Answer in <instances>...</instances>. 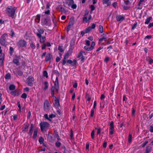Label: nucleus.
Here are the masks:
<instances>
[{
  "instance_id": "26",
  "label": "nucleus",
  "mask_w": 153,
  "mask_h": 153,
  "mask_svg": "<svg viewBox=\"0 0 153 153\" xmlns=\"http://www.w3.org/2000/svg\"><path fill=\"white\" fill-rule=\"evenodd\" d=\"M46 36H41V37L40 38H38L40 39L39 42L41 43H43L46 40Z\"/></svg>"
},
{
  "instance_id": "45",
  "label": "nucleus",
  "mask_w": 153,
  "mask_h": 153,
  "mask_svg": "<svg viewBox=\"0 0 153 153\" xmlns=\"http://www.w3.org/2000/svg\"><path fill=\"white\" fill-rule=\"evenodd\" d=\"M142 117L144 120H147L148 119V115L146 114H143L142 115Z\"/></svg>"
},
{
  "instance_id": "25",
  "label": "nucleus",
  "mask_w": 153,
  "mask_h": 153,
  "mask_svg": "<svg viewBox=\"0 0 153 153\" xmlns=\"http://www.w3.org/2000/svg\"><path fill=\"white\" fill-rule=\"evenodd\" d=\"M58 7L59 9V11L63 13L66 12L65 9L63 7L62 5H60Z\"/></svg>"
},
{
  "instance_id": "12",
  "label": "nucleus",
  "mask_w": 153,
  "mask_h": 153,
  "mask_svg": "<svg viewBox=\"0 0 153 153\" xmlns=\"http://www.w3.org/2000/svg\"><path fill=\"white\" fill-rule=\"evenodd\" d=\"M74 0H69L68 2V6L69 7L71 6L73 9H76L77 7L76 4H74Z\"/></svg>"
},
{
  "instance_id": "63",
  "label": "nucleus",
  "mask_w": 153,
  "mask_h": 153,
  "mask_svg": "<svg viewBox=\"0 0 153 153\" xmlns=\"http://www.w3.org/2000/svg\"><path fill=\"white\" fill-rule=\"evenodd\" d=\"M148 141L147 140L146 141L144 142L142 144V147H144L148 143Z\"/></svg>"
},
{
  "instance_id": "59",
  "label": "nucleus",
  "mask_w": 153,
  "mask_h": 153,
  "mask_svg": "<svg viewBox=\"0 0 153 153\" xmlns=\"http://www.w3.org/2000/svg\"><path fill=\"white\" fill-rule=\"evenodd\" d=\"M56 117V115L53 114H52L49 115V118H50V119L55 117Z\"/></svg>"
},
{
  "instance_id": "35",
  "label": "nucleus",
  "mask_w": 153,
  "mask_h": 153,
  "mask_svg": "<svg viewBox=\"0 0 153 153\" xmlns=\"http://www.w3.org/2000/svg\"><path fill=\"white\" fill-rule=\"evenodd\" d=\"M10 35L11 36V37L13 38V37L15 35V33L14 32L13 30L12 29H11L10 30Z\"/></svg>"
},
{
  "instance_id": "39",
  "label": "nucleus",
  "mask_w": 153,
  "mask_h": 153,
  "mask_svg": "<svg viewBox=\"0 0 153 153\" xmlns=\"http://www.w3.org/2000/svg\"><path fill=\"white\" fill-rule=\"evenodd\" d=\"M137 22L135 21L134 24L133 25L131 29L132 30L135 29L137 26Z\"/></svg>"
},
{
  "instance_id": "4",
  "label": "nucleus",
  "mask_w": 153,
  "mask_h": 153,
  "mask_svg": "<svg viewBox=\"0 0 153 153\" xmlns=\"http://www.w3.org/2000/svg\"><path fill=\"white\" fill-rule=\"evenodd\" d=\"M19 48H25L27 45V42L24 39H20L16 43Z\"/></svg>"
},
{
  "instance_id": "38",
  "label": "nucleus",
  "mask_w": 153,
  "mask_h": 153,
  "mask_svg": "<svg viewBox=\"0 0 153 153\" xmlns=\"http://www.w3.org/2000/svg\"><path fill=\"white\" fill-rule=\"evenodd\" d=\"M40 17L41 16L40 14H37L36 16V18L35 20H38V23H39L40 22Z\"/></svg>"
},
{
  "instance_id": "62",
  "label": "nucleus",
  "mask_w": 153,
  "mask_h": 153,
  "mask_svg": "<svg viewBox=\"0 0 153 153\" xmlns=\"http://www.w3.org/2000/svg\"><path fill=\"white\" fill-rule=\"evenodd\" d=\"M90 8L91 9V11H94L95 9V6L93 5H90Z\"/></svg>"
},
{
  "instance_id": "7",
  "label": "nucleus",
  "mask_w": 153,
  "mask_h": 153,
  "mask_svg": "<svg viewBox=\"0 0 153 153\" xmlns=\"http://www.w3.org/2000/svg\"><path fill=\"white\" fill-rule=\"evenodd\" d=\"M34 80V77L32 76H30L27 79V83L28 86H32L33 85V82Z\"/></svg>"
},
{
  "instance_id": "50",
  "label": "nucleus",
  "mask_w": 153,
  "mask_h": 153,
  "mask_svg": "<svg viewBox=\"0 0 153 153\" xmlns=\"http://www.w3.org/2000/svg\"><path fill=\"white\" fill-rule=\"evenodd\" d=\"M44 117H45L46 119L50 121L51 122L52 121V120L49 118L48 117V115L47 114H46L45 115H44Z\"/></svg>"
},
{
  "instance_id": "18",
  "label": "nucleus",
  "mask_w": 153,
  "mask_h": 153,
  "mask_svg": "<svg viewBox=\"0 0 153 153\" xmlns=\"http://www.w3.org/2000/svg\"><path fill=\"white\" fill-rule=\"evenodd\" d=\"M44 24L45 25L48 27H51V21H48L47 19H44Z\"/></svg>"
},
{
  "instance_id": "16",
  "label": "nucleus",
  "mask_w": 153,
  "mask_h": 153,
  "mask_svg": "<svg viewBox=\"0 0 153 153\" xmlns=\"http://www.w3.org/2000/svg\"><path fill=\"white\" fill-rule=\"evenodd\" d=\"M52 57V56L51 53H48L45 56V61L46 62H48V61H50V60L51 59V58Z\"/></svg>"
},
{
  "instance_id": "28",
  "label": "nucleus",
  "mask_w": 153,
  "mask_h": 153,
  "mask_svg": "<svg viewBox=\"0 0 153 153\" xmlns=\"http://www.w3.org/2000/svg\"><path fill=\"white\" fill-rule=\"evenodd\" d=\"M55 89L56 90V92L58 93L59 91V88L54 85L52 86L51 88V91H54Z\"/></svg>"
},
{
  "instance_id": "64",
  "label": "nucleus",
  "mask_w": 153,
  "mask_h": 153,
  "mask_svg": "<svg viewBox=\"0 0 153 153\" xmlns=\"http://www.w3.org/2000/svg\"><path fill=\"white\" fill-rule=\"evenodd\" d=\"M153 124L150 126V131L151 133L153 132Z\"/></svg>"
},
{
  "instance_id": "32",
  "label": "nucleus",
  "mask_w": 153,
  "mask_h": 153,
  "mask_svg": "<svg viewBox=\"0 0 153 153\" xmlns=\"http://www.w3.org/2000/svg\"><path fill=\"white\" fill-rule=\"evenodd\" d=\"M132 140V135L131 133H129L128 137V141L129 143H131V142Z\"/></svg>"
},
{
  "instance_id": "60",
  "label": "nucleus",
  "mask_w": 153,
  "mask_h": 153,
  "mask_svg": "<svg viewBox=\"0 0 153 153\" xmlns=\"http://www.w3.org/2000/svg\"><path fill=\"white\" fill-rule=\"evenodd\" d=\"M152 38V36L151 35H148L145 36L144 38V39L145 40L146 39H150Z\"/></svg>"
},
{
  "instance_id": "20",
  "label": "nucleus",
  "mask_w": 153,
  "mask_h": 153,
  "mask_svg": "<svg viewBox=\"0 0 153 153\" xmlns=\"http://www.w3.org/2000/svg\"><path fill=\"white\" fill-rule=\"evenodd\" d=\"M38 133V130L37 128H36L34 130L33 135V138L35 139L37 137Z\"/></svg>"
},
{
  "instance_id": "33",
  "label": "nucleus",
  "mask_w": 153,
  "mask_h": 153,
  "mask_svg": "<svg viewBox=\"0 0 153 153\" xmlns=\"http://www.w3.org/2000/svg\"><path fill=\"white\" fill-rule=\"evenodd\" d=\"M45 87L44 88V90H46L48 88V83L47 81H45L44 82Z\"/></svg>"
},
{
  "instance_id": "5",
  "label": "nucleus",
  "mask_w": 153,
  "mask_h": 153,
  "mask_svg": "<svg viewBox=\"0 0 153 153\" xmlns=\"http://www.w3.org/2000/svg\"><path fill=\"white\" fill-rule=\"evenodd\" d=\"M40 127L41 130L43 132L46 129L49 127V124L47 122H44L40 123Z\"/></svg>"
},
{
  "instance_id": "48",
  "label": "nucleus",
  "mask_w": 153,
  "mask_h": 153,
  "mask_svg": "<svg viewBox=\"0 0 153 153\" xmlns=\"http://www.w3.org/2000/svg\"><path fill=\"white\" fill-rule=\"evenodd\" d=\"M131 115L132 116L134 117L135 116L136 110L134 107L132 108Z\"/></svg>"
},
{
  "instance_id": "3",
  "label": "nucleus",
  "mask_w": 153,
  "mask_h": 153,
  "mask_svg": "<svg viewBox=\"0 0 153 153\" xmlns=\"http://www.w3.org/2000/svg\"><path fill=\"white\" fill-rule=\"evenodd\" d=\"M7 35V33H4L1 36L0 39L1 45L4 47H6L8 45V42H6V37Z\"/></svg>"
},
{
  "instance_id": "36",
  "label": "nucleus",
  "mask_w": 153,
  "mask_h": 153,
  "mask_svg": "<svg viewBox=\"0 0 153 153\" xmlns=\"http://www.w3.org/2000/svg\"><path fill=\"white\" fill-rule=\"evenodd\" d=\"M24 125L25 126L23 128H25V129H27L28 127H29L30 125L29 124L27 123H25L24 124Z\"/></svg>"
},
{
  "instance_id": "31",
  "label": "nucleus",
  "mask_w": 153,
  "mask_h": 153,
  "mask_svg": "<svg viewBox=\"0 0 153 153\" xmlns=\"http://www.w3.org/2000/svg\"><path fill=\"white\" fill-rule=\"evenodd\" d=\"M44 141V139L42 137H40L39 138V142L40 144L42 145V144H43Z\"/></svg>"
},
{
  "instance_id": "61",
  "label": "nucleus",
  "mask_w": 153,
  "mask_h": 153,
  "mask_svg": "<svg viewBox=\"0 0 153 153\" xmlns=\"http://www.w3.org/2000/svg\"><path fill=\"white\" fill-rule=\"evenodd\" d=\"M89 143L88 142L86 143V148L87 150H89Z\"/></svg>"
},
{
  "instance_id": "24",
  "label": "nucleus",
  "mask_w": 153,
  "mask_h": 153,
  "mask_svg": "<svg viewBox=\"0 0 153 153\" xmlns=\"http://www.w3.org/2000/svg\"><path fill=\"white\" fill-rule=\"evenodd\" d=\"M74 21H75L74 17H71L70 19V21L68 25L71 26H73L74 24Z\"/></svg>"
},
{
  "instance_id": "30",
  "label": "nucleus",
  "mask_w": 153,
  "mask_h": 153,
  "mask_svg": "<svg viewBox=\"0 0 153 153\" xmlns=\"http://www.w3.org/2000/svg\"><path fill=\"white\" fill-rule=\"evenodd\" d=\"M13 62L17 66L19 65V60L16 59H13Z\"/></svg>"
},
{
  "instance_id": "13",
  "label": "nucleus",
  "mask_w": 153,
  "mask_h": 153,
  "mask_svg": "<svg viewBox=\"0 0 153 153\" xmlns=\"http://www.w3.org/2000/svg\"><path fill=\"white\" fill-rule=\"evenodd\" d=\"M53 105L54 107L56 108H59V107L60 106L59 100V98L57 97L55 98Z\"/></svg>"
},
{
  "instance_id": "23",
  "label": "nucleus",
  "mask_w": 153,
  "mask_h": 153,
  "mask_svg": "<svg viewBox=\"0 0 153 153\" xmlns=\"http://www.w3.org/2000/svg\"><path fill=\"white\" fill-rule=\"evenodd\" d=\"M146 59L149 64L151 65L153 63V59L149 56L147 57Z\"/></svg>"
},
{
  "instance_id": "1",
  "label": "nucleus",
  "mask_w": 153,
  "mask_h": 153,
  "mask_svg": "<svg viewBox=\"0 0 153 153\" xmlns=\"http://www.w3.org/2000/svg\"><path fill=\"white\" fill-rule=\"evenodd\" d=\"M16 9L17 8L15 7H13L11 6H8L6 9V13L9 17L13 18Z\"/></svg>"
},
{
  "instance_id": "10",
  "label": "nucleus",
  "mask_w": 153,
  "mask_h": 153,
  "mask_svg": "<svg viewBox=\"0 0 153 153\" xmlns=\"http://www.w3.org/2000/svg\"><path fill=\"white\" fill-rule=\"evenodd\" d=\"M48 139L50 142L53 143L56 140V137L52 134H48Z\"/></svg>"
},
{
  "instance_id": "54",
  "label": "nucleus",
  "mask_w": 153,
  "mask_h": 153,
  "mask_svg": "<svg viewBox=\"0 0 153 153\" xmlns=\"http://www.w3.org/2000/svg\"><path fill=\"white\" fill-rule=\"evenodd\" d=\"M21 98L25 99L27 97V95L25 93H23L21 96Z\"/></svg>"
},
{
  "instance_id": "14",
  "label": "nucleus",
  "mask_w": 153,
  "mask_h": 153,
  "mask_svg": "<svg viewBox=\"0 0 153 153\" xmlns=\"http://www.w3.org/2000/svg\"><path fill=\"white\" fill-rule=\"evenodd\" d=\"M85 53V52L83 51H80L79 54L77 55V57L79 58L81 57V61L83 62L85 60V57L83 56V54Z\"/></svg>"
},
{
  "instance_id": "42",
  "label": "nucleus",
  "mask_w": 153,
  "mask_h": 153,
  "mask_svg": "<svg viewBox=\"0 0 153 153\" xmlns=\"http://www.w3.org/2000/svg\"><path fill=\"white\" fill-rule=\"evenodd\" d=\"M11 94L14 96H16L18 95L19 93L18 92H16V91H14L11 92Z\"/></svg>"
},
{
  "instance_id": "58",
  "label": "nucleus",
  "mask_w": 153,
  "mask_h": 153,
  "mask_svg": "<svg viewBox=\"0 0 153 153\" xmlns=\"http://www.w3.org/2000/svg\"><path fill=\"white\" fill-rule=\"evenodd\" d=\"M33 132V129H30L29 132L28 133V134L31 136Z\"/></svg>"
},
{
  "instance_id": "22",
  "label": "nucleus",
  "mask_w": 153,
  "mask_h": 153,
  "mask_svg": "<svg viewBox=\"0 0 153 153\" xmlns=\"http://www.w3.org/2000/svg\"><path fill=\"white\" fill-rule=\"evenodd\" d=\"M53 82L54 83V85L59 88V79L57 76L56 77L55 81H53Z\"/></svg>"
},
{
  "instance_id": "57",
  "label": "nucleus",
  "mask_w": 153,
  "mask_h": 153,
  "mask_svg": "<svg viewBox=\"0 0 153 153\" xmlns=\"http://www.w3.org/2000/svg\"><path fill=\"white\" fill-rule=\"evenodd\" d=\"M94 109H92L91 110V114L90 116L91 117H93L94 115Z\"/></svg>"
},
{
  "instance_id": "11",
  "label": "nucleus",
  "mask_w": 153,
  "mask_h": 153,
  "mask_svg": "<svg viewBox=\"0 0 153 153\" xmlns=\"http://www.w3.org/2000/svg\"><path fill=\"white\" fill-rule=\"evenodd\" d=\"M110 131L109 133L110 135H112L114 134V128L113 121H111V122L110 124Z\"/></svg>"
},
{
  "instance_id": "19",
  "label": "nucleus",
  "mask_w": 153,
  "mask_h": 153,
  "mask_svg": "<svg viewBox=\"0 0 153 153\" xmlns=\"http://www.w3.org/2000/svg\"><path fill=\"white\" fill-rule=\"evenodd\" d=\"M102 3L103 5H106L107 6H109L111 4L110 0H102Z\"/></svg>"
},
{
  "instance_id": "37",
  "label": "nucleus",
  "mask_w": 153,
  "mask_h": 153,
  "mask_svg": "<svg viewBox=\"0 0 153 153\" xmlns=\"http://www.w3.org/2000/svg\"><path fill=\"white\" fill-rule=\"evenodd\" d=\"M15 86L13 84L11 85L9 87V89L10 90H13L15 89Z\"/></svg>"
},
{
  "instance_id": "29",
  "label": "nucleus",
  "mask_w": 153,
  "mask_h": 153,
  "mask_svg": "<svg viewBox=\"0 0 153 153\" xmlns=\"http://www.w3.org/2000/svg\"><path fill=\"white\" fill-rule=\"evenodd\" d=\"M145 0H140L138 4V6L139 7H138L137 9L141 10L142 8V6H141L142 2H143Z\"/></svg>"
},
{
  "instance_id": "40",
  "label": "nucleus",
  "mask_w": 153,
  "mask_h": 153,
  "mask_svg": "<svg viewBox=\"0 0 153 153\" xmlns=\"http://www.w3.org/2000/svg\"><path fill=\"white\" fill-rule=\"evenodd\" d=\"M30 46L33 49H34L36 48V46L33 42L30 43Z\"/></svg>"
},
{
  "instance_id": "56",
  "label": "nucleus",
  "mask_w": 153,
  "mask_h": 153,
  "mask_svg": "<svg viewBox=\"0 0 153 153\" xmlns=\"http://www.w3.org/2000/svg\"><path fill=\"white\" fill-rule=\"evenodd\" d=\"M95 42H92L91 43V46L90 47L92 50L93 49V48L95 46Z\"/></svg>"
},
{
  "instance_id": "8",
  "label": "nucleus",
  "mask_w": 153,
  "mask_h": 153,
  "mask_svg": "<svg viewBox=\"0 0 153 153\" xmlns=\"http://www.w3.org/2000/svg\"><path fill=\"white\" fill-rule=\"evenodd\" d=\"M37 31L35 34L38 38H40L41 37L42 34L44 33V31L43 28H41L38 29Z\"/></svg>"
},
{
  "instance_id": "43",
  "label": "nucleus",
  "mask_w": 153,
  "mask_h": 153,
  "mask_svg": "<svg viewBox=\"0 0 153 153\" xmlns=\"http://www.w3.org/2000/svg\"><path fill=\"white\" fill-rule=\"evenodd\" d=\"M43 75L46 78H48V72L46 71H43Z\"/></svg>"
},
{
  "instance_id": "15",
  "label": "nucleus",
  "mask_w": 153,
  "mask_h": 153,
  "mask_svg": "<svg viewBox=\"0 0 153 153\" xmlns=\"http://www.w3.org/2000/svg\"><path fill=\"white\" fill-rule=\"evenodd\" d=\"M125 17L121 15H117L116 16V20L117 22H121L125 19Z\"/></svg>"
},
{
  "instance_id": "47",
  "label": "nucleus",
  "mask_w": 153,
  "mask_h": 153,
  "mask_svg": "<svg viewBox=\"0 0 153 153\" xmlns=\"http://www.w3.org/2000/svg\"><path fill=\"white\" fill-rule=\"evenodd\" d=\"M99 31L101 33H103V28L102 26L100 25L99 26Z\"/></svg>"
},
{
  "instance_id": "53",
  "label": "nucleus",
  "mask_w": 153,
  "mask_h": 153,
  "mask_svg": "<svg viewBox=\"0 0 153 153\" xmlns=\"http://www.w3.org/2000/svg\"><path fill=\"white\" fill-rule=\"evenodd\" d=\"M52 21L53 23H55V22H56V17L55 16L54 14H53V16L52 17Z\"/></svg>"
},
{
  "instance_id": "55",
  "label": "nucleus",
  "mask_w": 153,
  "mask_h": 153,
  "mask_svg": "<svg viewBox=\"0 0 153 153\" xmlns=\"http://www.w3.org/2000/svg\"><path fill=\"white\" fill-rule=\"evenodd\" d=\"M84 48L87 51H90L92 50L90 47H88V46H84Z\"/></svg>"
},
{
  "instance_id": "34",
  "label": "nucleus",
  "mask_w": 153,
  "mask_h": 153,
  "mask_svg": "<svg viewBox=\"0 0 153 153\" xmlns=\"http://www.w3.org/2000/svg\"><path fill=\"white\" fill-rule=\"evenodd\" d=\"M5 78L6 79H9L11 78V75L10 73L7 74L5 76Z\"/></svg>"
},
{
  "instance_id": "21",
  "label": "nucleus",
  "mask_w": 153,
  "mask_h": 153,
  "mask_svg": "<svg viewBox=\"0 0 153 153\" xmlns=\"http://www.w3.org/2000/svg\"><path fill=\"white\" fill-rule=\"evenodd\" d=\"M53 82L54 83V85L59 88V79L57 76L56 77L55 81H53Z\"/></svg>"
},
{
  "instance_id": "27",
  "label": "nucleus",
  "mask_w": 153,
  "mask_h": 153,
  "mask_svg": "<svg viewBox=\"0 0 153 153\" xmlns=\"http://www.w3.org/2000/svg\"><path fill=\"white\" fill-rule=\"evenodd\" d=\"M152 17L151 16H149L145 20V24L147 25L149 24L150 21L152 19Z\"/></svg>"
},
{
  "instance_id": "52",
  "label": "nucleus",
  "mask_w": 153,
  "mask_h": 153,
  "mask_svg": "<svg viewBox=\"0 0 153 153\" xmlns=\"http://www.w3.org/2000/svg\"><path fill=\"white\" fill-rule=\"evenodd\" d=\"M0 60H4V53H0Z\"/></svg>"
},
{
  "instance_id": "9",
  "label": "nucleus",
  "mask_w": 153,
  "mask_h": 153,
  "mask_svg": "<svg viewBox=\"0 0 153 153\" xmlns=\"http://www.w3.org/2000/svg\"><path fill=\"white\" fill-rule=\"evenodd\" d=\"M50 109V104L49 101L45 100L44 102V110L45 111L49 110Z\"/></svg>"
},
{
  "instance_id": "44",
  "label": "nucleus",
  "mask_w": 153,
  "mask_h": 153,
  "mask_svg": "<svg viewBox=\"0 0 153 153\" xmlns=\"http://www.w3.org/2000/svg\"><path fill=\"white\" fill-rule=\"evenodd\" d=\"M61 143L58 141H57L55 143V145L56 147H59L61 146Z\"/></svg>"
},
{
  "instance_id": "2",
  "label": "nucleus",
  "mask_w": 153,
  "mask_h": 153,
  "mask_svg": "<svg viewBox=\"0 0 153 153\" xmlns=\"http://www.w3.org/2000/svg\"><path fill=\"white\" fill-rule=\"evenodd\" d=\"M69 53L67 52L65 53V54L64 56V58L62 61V65H65L66 62L69 64H71L73 66L76 65L77 64V61L76 59H74L73 61L70 59L66 61V60L68 58L69 56Z\"/></svg>"
},
{
  "instance_id": "41",
  "label": "nucleus",
  "mask_w": 153,
  "mask_h": 153,
  "mask_svg": "<svg viewBox=\"0 0 153 153\" xmlns=\"http://www.w3.org/2000/svg\"><path fill=\"white\" fill-rule=\"evenodd\" d=\"M94 134L95 131L94 130H93L92 131L91 134V138L93 139H94Z\"/></svg>"
},
{
  "instance_id": "51",
  "label": "nucleus",
  "mask_w": 153,
  "mask_h": 153,
  "mask_svg": "<svg viewBox=\"0 0 153 153\" xmlns=\"http://www.w3.org/2000/svg\"><path fill=\"white\" fill-rule=\"evenodd\" d=\"M55 137H56V138H57V141H59V140H61V138H60L59 135V134H58L57 132H56L55 134Z\"/></svg>"
},
{
  "instance_id": "6",
  "label": "nucleus",
  "mask_w": 153,
  "mask_h": 153,
  "mask_svg": "<svg viewBox=\"0 0 153 153\" xmlns=\"http://www.w3.org/2000/svg\"><path fill=\"white\" fill-rule=\"evenodd\" d=\"M13 72L14 74L16 76H22L23 74V72L18 68L14 69L13 70Z\"/></svg>"
},
{
  "instance_id": "49",
  "label": "nucleus",
  "mask_w": 153,
  "mask_h": 153,
  "mask_svg": "<svg viewBox=\"0 0 153 153\" xmlns=\"http://www.w3.org/2000/svg\"><path fill=\"white\" fill-rule=\"evenodd\" d=\"M86 31L85 33H88L89 32H90L91 30V28L90 27V26H89L86 28L85 29V30Z\"/></svg>"
},
{
  "instance_id": "17",
  "label": "nucleus",
  "mask_w": 153,
  "mask_h": 153,
  "mask_svg": "<svg viewBox=\"0 0 153 153\" xmlns=\"http://www.w3.org/2000/svg\"><path fill=\"white\" fill-rule=\"evenodd\" d=\"M91 17L92 16L91 15H90L89 16L88 18L87 17L85 16L83 18V21L84 22L87 23L90 20L91 18Z\"/></svg>"
},
{
  "instance_id": "46",
  "label": "nucleus",
  "mask_w": 153,
  "mask_h": 153,
  "mask_svg": "<svg viewBox=\"0 0 153 153\" xmlns=\"http://www.w3.org/2000/svg\"><path fill=\"white\" fill-rule=\"evenodd\" d=\"M62 46H59L58 47V50L61 52H64V50Z\"/></svg>"
}]
</instances>
